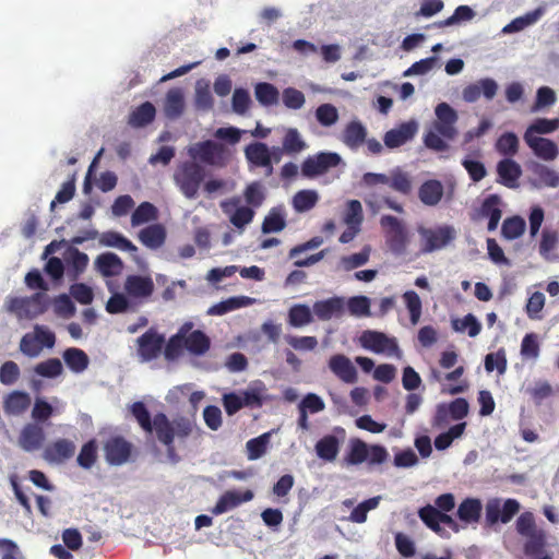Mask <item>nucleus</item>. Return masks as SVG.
<instances>
[{"mask_svg": "<svg viewBox=\"0 0 559 559\" xmlns=\"http://www.w3.org/2000/svg\"><path fill=\"white\" fill-rule=\"evenodd\" d=\"M435 114L436 120L432 129L425 134L424 144L432 151L444 152L449 150V144L443 139L454 140L457 135L459 116L448 103L438 104Z\"/></svg>", "mask_w": 559, "mask_h": 559, "instance_id": "1", "label": "nucleus"}, {"mask_svg": "<svg viewBox=\"0 0 559 559\" xmlns=\"http://www.w3.org/2000/svg\"><path fill=\"white\" fill-rule=\"evenodd\" d=\"M206 170L198 162L185 160L177 165L173 174V180L181 192L189 200L197 199L205 178Z\"/></svg>", "mask_w": 559, "mask_h": 559, "instance_id": "2", "label": "nucleus"}, {"mask_svg": "<svg viewBox=\"0 0 559 559\" xmlns=\"http://www.w3.org/2000/svg\"><path fill=\"white\" fill-rule=\"evenodd\" d=\"M152 426L157 440L164 445L174 443L176 436L187 438L192 432V423L188 418L180 417L170 421L164 413L155 414Z\"/></svg>", "mask_w": 559, "mask_h": 559, "instance_id": "3", "label": "nucleus"}, {"mask_svg": "<svg viewBox=\"0 0 559 559\" xmlns=\"http://www.w3.org/2000/svg\"><path fill=\"white\" fill-rule=\"evenodd\" d=\"M48 308V297L45 293H35L29 297H10L7 309L14 313L19 320L34 319L43 314Z\"/></svg>", "mask_w": 559, "mask_h": 559, "instance_id": "4", "label": "nucleus"}, {"mask_svg": "<svg viewBox=\"0 0 559 559\" xmlns=\"http://www.w3.org/2000/svg\"><path fill=\"white\" fill-rule=\"evenodd\" d=\"M187 153L192 162H200L209 166L224 165L225 147L223 144L212 140H205L190 145Z\"/></svg>", "mask_w": 559, "mask_h": 559, "instance_id": "5", "label": "nucleus"}, {"mask_svg": "<svg viewBox=\"0 0 559 559\" xmlns=\"http://www.w3.org/2000/svg\"><path fill=\"white\" fill-rule=\"evenodd\" d=\"M360 345L376 354H385L389 356L402 357V350L399 347L395 337H389L385 333L366 330L359 337Z\"/></svg>", "mask_w": 559, "mask_h": 559, "instance_id": "6", "label": "nucleus"}, {"mask_svg": "<svg viewBox=\"0 0 559 559\" xmlns=\"http://www.w3.org/2000/svg\"><path fill=\"white\" fill-rule=\"evenodd\" d=\"M520 502L515 499L502 501L499 498H491L485 507L486 523L492 526L497 523H509L520 511Z\"/></svg>", "mask_w": 559, "mask_h": 559, "instance_id": "7", "label": "nucleus"}, {"mask_svg": "<svg viewBox=\"0 0 559 559\" xmlns=\"http://www.w3.org/2000/svg\"><path fill=\"white\" fill-rule=\"evenodd\" d=\"M342 158L334 152H320L308 156L301 164V174L307 178H314L326 174L330 169L337 167Z\"/></svg>", "mask_w": 559, "mask_h": 559, "instance_id": "8", "label": "nucleus"}, {"mask_svg": "<svg viewBox=\"0 0 559 559\" xmlns=\"http://www.w3.org/2000/svg\"><path fill=\"white\" fill-rule=\"evenodd\" d=\"M380 224L385 229L386 243L390 250L395 254L404 253L407 245V234L401 221L392 215H383Z\"/></svg>", "mask_w": 559, "mask_h": 559, "instance_id": "9", "label": "nucleus"}, {"mask_svg": "<svg viewBox=\"0 0 559 559\" xmlns=\"http://www.w3.org/2000/svg\"><path fill=\"white\" fill-rule=\"evenodd\" d=\"M165 345V336L150 328L136 340V352L141 361H152L159 357Z\"/></svg>", "mask_w": 559, "mask_h": 559, "instance_id": "10", "label": "nucleus"}, {"mask_svg": "<svg viewBox=\"0 0 559 559\" xmlns=\"http://www.w3.org/2000/svg\"><path fill=\"white\" fill-rule=\"evenodd\" d=\"M103 450L109 465L120 466L130 460L133 445L121 436H111L104 442Z\"/></svg>", "mask_w": 559, "mask_h": 559, "instance_id": "11", "label": "nucleus"}, {"mask_svg": "<svg viewBox=\"0 0 559 559\" xmlns=\"http://www.w3.org/2000/svg\"><path fill=\"white\" fill-rule=\"evenodd\" d=\"M420 234L425 240L421 249L424 253H430L445 247L455 237L454 228L448 225L437 229H423Z\"/></svg>", "mask_w": 559, "mask_h": 559, "instance_id": "12", "label": "nucleus"}, {"mask_svg": "<svg viewBox=\"0 0 559 559\" xmlns=\"http://www.w3.org/2000/svg\"><path fill=\"white\" fill-rule=\"evenodd\" d=\"M415 120L406 121L385 132L383 141L386 147L396 148L411 141L417 133Z\"/></svg>", "mask_w": 559, "mask_h": 559, "instance_id": "13", "label": "nucleus"}, {"mask_svg": "<svg viewBox=\"0 0 559 559\" xmlns=\"http://www.w3.org/2000/svg\"><path fill=\"white\" fill-rule=\"evenodd\" d=\"M245 155L247 160L255 166L265 168V175L273 174L272 155L269 146L263 142H253L246 146Z\"/></svg>", "mask_w": 559, "mask_h": 559, "instance_id": "14", "label": "nucleus"}, {"mask_svg": "<svg viewBox=\"0 0 559 559\" xmlns=\"http://www.w3.org/2000/svg\"><path fill=\"white\" fill-rule=\"evenodd\" d=\"M498 91V84L493 79H480L476 83L464 87L462 92L463 99L467 103H474L483 95L486 99H492Z\"/></svg>", "mask_w": 559, "mask_h": 559, "instance_id": "15", "label": "nucleus"}, {"mask_svg": "<svg viewBox=\"0 0 559 559\" xmlns=\"http://www.w3.org/2000/svg\"><path fill=\"white\" fill-rule=\"evenodd\" d=\"M44 441H45L44 428L35 423L26 424L22 428L20 436H19L20 447L27 452H33V451L39 450L43 447Z\"/></svg>", "mask_w": 559, "mask_h": 559, "instance_id": "16", "label": "nucleus"}, {"mask_svg": "<svg viewBox=\"0 0 559 559\" xmlns=\"http://www.w3.org/2000/svg\"><path fill=\"white\" fill-rule=\"evenodd\" d=\"M253 497V492L249 489L243 492L228 490L218 498L216 504L212 509V513L215 515L223 514L243 502L251 501Z\"/></svg>", "mask_w": 559, "mask_h": 559, "instance_id": "17", "label": "nucleus"}, {"mask_svg": "<svg viewBox=\"0 0 559 559\" xmlns=\"http://www.w3.org/2000/svg\"><path fill=\"white\" fill-rule=\"evenodd\" d=\"M330 370L343 382L355 383L357 381V370L350 359L343 354L333 355L329 359Z\"/></svg>", "mask_w": 559, "mask_h": 559, "instance_id": "18", "label": "nucleus"}, {"mask_svg": "<svg viewBox=\"0 0 559 559\" xmlns=\"http://www.w3.org/2000/svg\"><path fill=\"white\" fill-rule=\"evenodd\" d=\"M75 444L69 439H58L50 443L44 451V457L48 462L63 463L75 453Z\"/></svg>", "mask_w": 559, "mask_h": 559, "instance_id": "19", "label": "nucleus"}, {"mask_svg": "<svg viewBox=\"0 0 559 559\" xmlns=\"http://www.w3.org/2000/svg\"><path fill=\"white\" fill-rule=\"evenodd\" d=\"M126 293L133 298H147L154 292V283L150 276L129 275L124 282Z\"/></svg>", "mask_w": 559, "mask_h": 559, "instance_id": "20", "label": "nucleus"}, {"mask_svg": "<svg viewBox=\"0 0 559 559\" xmlns=\"http://www.w3.org/2000/svg\"><path fill=\"white\" fill-rule=\"evenodd\" d=\"M499 182L514 189L519 187V179L522 176L521 166L511 158H503L497 164Z\"/></svg>", "mask_w": 559, "mask_h": 559, "instance_id": "21", "label": "nucleus"}, {"mask_svg": "<svg viewBox=\"0 0 559 559\" xmlns=\"http://www.w3.org/2000/svg\"><path fill=\"white\" fill-rule=\"evenodd\" d=\"M524 141L534 154L544 160H554L558 156L556 143L549 139L524 134Z\"/></svg>", "mask_w": 559, "mask_h": 559, "instance_id": "22", "label": "nucleus"}, {"mask_svg": "<svg viewBox=\"0 0 559 559\" xmlns=\"http://www.w3.org/2000/svg\"><path fill=\"white\" fill-rule=\"evenodd\" d=\"M66 264L68 276L75 281L86 270L90 259L88 255L78 248L71 247L66 253Z\"/></svg>", "mask_w": 559, "mask_h": 559, "instance_id": "23", "label": "nucleus"}, {"mask_svg": "<svg viewBox=\"0 0 559 559\" xmlns=\"http://www.w3.org/2000/svg\"><path fill=\"white\" fill-rule=\"evenodd\" d=\"M32 404L28 393L24 391H13L9 393L3 401V408L7 415L19 416L25 413Z\"/></svg>", "mask_w": 559, "mask_h": 559, "instance_id": "24", "label": "nucleus"}, {"mask_svg": "<svg viewBox=\"0 0 559 559\" xmlns=\"http://www.w3.org/2000/svg\"><path fill=\"white\" fill-rule=\"evenodd\" d=\"M367 138L366 127L358 120L348 122L342 133V142L350 150H357Z\"/></svg>", "mask_w": 559, "mask_h": 559, "instance_id": "25", "label": "nucleus"}, {"mask_svg": "<svg viewBox=\"0 0 559 559\" xmlns=\"http://www.w3.org/2000/svg\"><path fill=\"white\" fill-rule=\"evenodd\" d=\"M344 310V301L340 297L319 300L313 304V312L318 319L326 321L340 317Z\"/></svg>", "mask_w": 559, "mask_h": 559, "instance_id": "26", "label": "nucleus"}, {"mask_svg": "<svg viewBox=\"0 0 559 559\" xmlns=\"http://www.w3.org/2000/svg\"><path fill=\"white\" fill-rule=\"evenodd\" d=\"M185 110V96L179 87L170 88L165 97L164 114L168 119L179 118Z\"/></svg>", "mask_w": 559, "mask_h": 559, "instance_id": "27", "label": "nucleus"}, {"mask_svg": "<svg viewBox=\"0 0 559 559\" xmlns=\"http://www.w3.org/2000/svg\"><path fill=\"white\" fill-rule=\"evenodd\" d=\"M531 171L536 177V179L533 182L535 187H559V174L554 169L549 168L548 166L540 163H534L531 166Z\"/></svg>", "mask_w": 559, "mask_h": 559, "instance_id": "28", "label": "nucleus"}, {"mask_svg": "<svg viewBox=\"0 0 559 559\" xmlns=\"http://www.w3.org/2000/svg\"><path fill=\"white\" fill-rule=\"evenodd\" d=\"M500 197L498 194H490L487 197L480 207V214L488 217V230L493 231L497 229L498 224L502 216V211L499 207Z\"/></svg>", "mask_w": 559, "mask_h": 559, "instance_id": "29", "label": "nucleus"}, {"mask_svg": "<svg viewBox=\"0 0 559 559\" xmlns=\"http://www.w3.org/2000/svg\"><path fill=\"white\" fill-rule=\"evenodd\" d=\"M418 197L425 205L435 206L443 197V186L437 179L427 180L419 187Z\"/></svg>", "mask_w": 559, "mask_h": 559, "instance_id": "30", "label": "nucleus"}, {"mask_svg": "<svg viewBox=\"0 0 559 559\" xmlns=\"http://www.w3.org/2000/svg\"><path fill=\"white\" fill-rule=\"evenodd\" d=\"M253 299L248 296L229 297L218 304L213 305L206 311L209 316H223L230 311L252 305Z\"/></svg>", "mask_w": 559, "mask_h": 559, "instance_id": "31", "label": "nucleus"}, {"mask_svg": "<svg viewBox=\"0 0 559 559\" xmlns=\"http://www.w3.org/2000/svg\"><path fill=\"white\" fill-rule=\"evenodd\" d=\"M95 266L103 276L109 277L118 275L121 272L123 264L117 254L112 252H105L96 258Z\"/></svg>", "mask_w": 559, "mask_h": 559, "instance_id": "32", "label": "nucleus"}, {"mask_svg": "<svg viewBox=\"0 0 559 559\" xmlns=\"http://www.w3.org/2000/svg\"><path fill=\"white\" fill-rule=\"evenodd\" d=\"M483 506L479 499L477 498H466L464 499L457 508V518L469 524L477 523L481 515Z\"/></svg>", "mask_w": 559, "mask_h": 559, "instance_id": "33", "label": "nucleus"}, {"mask_svg": "<svg viewBox=\"0 0 559 559\" xmlns=\"http://www.w3.org/2000/svg\"><path fill=\"white\" fill-rule=\"evenodd\" d=\"M139 239L145 247L157 249L165 242V228L159 224L150 225L140 231Z\"/></svg>", "mask_w": 559, "mask_h": 559, "instance_id": "34", "label": "nucleus"}, {"mask_svg": "<svg viewBox=\"0 0 559 559\" xmlns=\"http://www.w3.org/2000/svg\"><path fill=\"white\" fill-rule=\"evenodd\" d=\"M185 341V348L192 355L202 356L211 347L210 337L201 330L192 331Z\"/></svg>", "mask_w": 559, "mask_h": 559, "instance_id": "35", "label": "nucleus"}, {"mask_svg": "<svg viewBox=\"0 0 559 559\" xmlns=\"http://www.w3.org/2000/svg\"><path fill=\"white\" fill-rule=\"evenodd\" d=\"M316 453L317 455L326 462H333L340 451V441L338 439L333 435H328L321 438L316 443Z\"/></svg>", "mask_w": 559, "mask_h": 559, "instance_id": "36", "label": "nucleus"}, {"mask_svg": "<svg viewBox=\"0 0 559 559\" xmlns=\"http://www.w3.org/2000/svg\"><path fill=\"white\" fill-rule=\"evenodd\" d=\"M62 357L68 368L75 373L83 372L90 364L86 353L76 347L67 348Z\"/></svg>", "mask_w": 559, "mask_h": 559, "instance_id": "37", "label": "nucleus"}, {"mask_svg": "<svg viewBox=\"0 0 559 559\" xmlns=\"http://www.w3.org/2000/svg\"><path fill=\"white\" fill-rule=\"evenodd\" d=\"M318 201L319 193L316 190L304 189L294 194L292 205L297 213H305L312 210Z\"/></svg>", "mask_w": 559, "mask_h": 559, "instance_id": "38", "label": "nucleus"}, {"mask_svg": "<svg viewBox=\"0 0 559 559\" xmlns=\"http://www.w3.org/2000/svg\"><path fill=\"white\" fill-rule=\"evenodd\" d=\"M313 316L309 306L305 304L293 305L288 310L287 322L293 328H301L310 324Z\"/></svg>", "mask_w": 559, "mask_h": 559, "instance_id": "39", "label": "nucleus"}, {"mask_svg": "<svg viewBox=\"0 0 559 559\" xmlns=\"http://www.w3.org/2000/svg\"><path fill=\"white\" fill-rule=\"evenodd\" d=\"M286 227L283 206L272 207L262 223V233L271 234L282 231Z\"/></svg>", "mask_w": 559, "mask_h": 559, "instance_id": "40", "label": "nucleus"}, {"mask_svg": "<svg viewBox=\"0 0 559 559\" xmlns=\"http://www.w3.org/2000/svg\"><path fill=\"white\" fill-rule=\"evenodd\" d=\"M525 543L523 545L524 554L528 557H536L544 552L547 545L546 532L542 528L533 532L525 536Z\"/></svg>", "mask_w": 559, "mask_h": 559, "instance_id": "41", "label": "nucleus"}, {"mask_svg": "<svg viewBox=\"0 0 559 559\" xmlns=\"http://www.w3.org/2000/svg\"><path fill=\"white\" fill-rule=\"evenodd\" d=\"M368 445L360 439H353L344 461L347 465H359L368 459Z\"/></svg>", "mask_w": 559, "mask_h": 559, "instance_id": "42", "label": "nucleus"}, {"mask_svg": "<svg viewBox=\"0 0 559 559\" xmlns=\"http://www.w3.org/2000/svg\"><path fill=\"white\" fill-rule=\"evenodd\" d=\"M155 114L154 105L150 102H145L132 111L129 122L134 127H144L154 120Z\"/></svg>", "mask_w": 559, "mask_h": 559, "instance_id": "43", "label": "nucleus"}, {"mask_svg": "<svg viewBox=\"0 0 559 559\" xmlns=\"http://www.w3.org/2000/svg\"><path fill=\"white\" fill-rule=\"evenodd\" d=\"M99 242L106 247L118 248L123 251H136V247L124 236L117 231H105L100 235Z\"/></svg>", "mask_w": 559, "mask_h": 559, "instance_id": "44", "label": "nucleus"}, {"mask_svg": "<svg viewBox=\"0 0 559 559\" xmlns=\"http://www.w3.org/2000/svg\"><path fill=\"white\" fill-rule=\"evenodd\" d=\"M257 100L263 106H272L278 102V90L271 83L261 82L254 86Z\"/></svg>", "mask_w": 559, "mask_h": 559, "instance_id": "45", "label": "nucleus"}, {"mask_svg": "<svg viewBox=\"0 0 559 559\" xmlns=\"http://www.w3.org/2000/svg\"><path fill=\"white\" fill-rule=\"evenodd\" d=\"M158 211L156 206L150 202H142L132 213V226H139L147 222L156 221Z\"/></svg>", "mask_w": 559, "mask_h": 559, "instance_id": "46", "label": "nucleus"}, {"mask_svg": "<svg viewBox=\"0 0 559 559\" xmlns=\"http://www.w3.org/2000/svg\"><path fill=\"white\" fill-rule=\"evenodd\" d=\"M466 428V423L456 424L445 432L440 433L435 439V447L439 451L448 449L454 439L460 438Z\"/></svg>", "mask_w": 559, "mask_h": 559, "instance_id": "47", "label": "nucleus"}, {"mask_svg": "<svg viewBox=\"0 0 559 559\" xmlns=\"http://www.w3.org/2000/svg\"><path fill=\"white\" fill-rule=\"evenodd\" d=\"M452 328L456 332L467 330L468 336L476 337L480 333L481 324L474 314L468 313L463 319H453Z\"/></svg>", "mask_w": 559, "mask_h": 559, "instance_id": "48", "label": "nucleus"}, {"mask_svg": "<svg viewBox=\"0 0 559 559\" xmlns=\"http://www.w3.org/2000/svg\"><path fill=\"white\" fill-rule=\"evenodd\" d=\"M195 107L201 110H210L213 108L214 99L209 83L198 81L195 86Z\"/></svg>", "mask_w": 559, "mask_h": 559, "instance_id": "49", "label": "nucleus"}, {"mask_svg": "<svg viewBox=\"0 0 559 559\" xmlns=\"http://www.w3.org/2000/svg\"><path fill=\"white\" fill-rule=\"evenodd\" d=\"M543 10L536 9L532 12L526 13L523 16L516 17L511 23H509L504 28V33H513V32H520L524 29L525 27L536 23L538 19L542 16Z\"/></svg>", "mask_w": 559, "mask_h": 559, "instance_id": "50", "label": "nucleus"}, {"mask_svg": "<svg viewBox=\"0 0 559 559\" xmlns=\"http://www.w3.org/2000/svg\"><path fill=\"white\" fill-rule=\"evenodd\" d=\"M96 461L97 443L95 439H92L83 444L78 455L76 462L81 467L90 469L96 463Z\"/></svg>", "mask_w": 559, "mask_h": 559, "instance_id": "51", "label": "nucleus"}, {"mask_svg": "<svg viewBox=\"0 0 559 559\" xmlns=\"http://www.w3.org/2000/svg\"><path fill=\"white\" fill-rule=\"evenodd\" d=\"M524 230L525 221L520 216H513L504 219L501 227L502 236L509 240L519 238Z\"/></svg>", "mask_w": 559, "mask_h": 559, "instance_id": "52", "label": "nucleus"}, {"mask_svg": "<svg viewBox=\"0 0 559 559\" xmlns=\"http://www.w3.org/2000/svg\"><path fill=\"white\" fill-rule=\"evenodd\" d=\"M131 414L145 432H153V419L151 418V414L143 402H134L131 405Z\"/></svg>", "mask_w": 559, "mask_h": 559, "instance_id": "53", "label": "nucleus"}, {"mask_svg": "<svg viewBox=\"0 0 559 559\" xmlns=\"http://www.w3.org/2000/svg\"><path fill=\"white\" fill-rule=\"evenodd\" d=\"M306 142L300 138L297 129L290 128L283 139V151L287 154H296L306 148Z\"/></svg>", "mask_w": 559, "mask_h": 559, "instance_id": "54", "label": "nucleus"}, {"mask_svg": "<svg viewBox=\"0 0 559 559\" xmlns=\"http://www.w3.org/2000/svg\"><path fill=\"white\" fill-rule=\"evenodd\" d=\"M418 516L423 521V523L429 527L435 533H441L442 528L439 526V518L441 516V511L437 508L427 504L419 509Z\"/></svg>", "mask_w": 559, "mask_h": 559, "instance_id": "55", "label": "nucleus"}, {"mask_svg": "<svg viewBox=\"0 0 559 559\" xmlns=\"http://www.w3.org/2000/svg\"><path fill=\"white\" fill-rule=\"evenodd\" d=\"M380 497H372L360 502L349 514V521L354 523H364L367 520L369 511L376 509L379 506Z\"/></svg>", "mask_w": 559, "mask_h": 559, "instance_id": "56", "label": "nucleus"}, {"mask_svg": "<svg viewBox=\"0 0 559 559\" xmlns=\"http://www.w3.org/2000/svg\"><path fill=\"white\" fill-rule=\"evenodd\" d=\"M559 128V119H536L525 131L524 134L536 136L535 134H548L556 131Z\"/></svg>", "mask_w": 559, "mask_h": 559, "instance_id": "57", "label": "nucleus"}, {"mask_svg": "<svg viewBox=\"0 0 559 559\" xmlns=\"http://www.w3.org/2000/svg\"><path fill=\"white\" fill-rule=\"evenodd\" d=\"M496 148L501 155L513 156L519 150V139L513 132H506L497 140Z\"/></svg>", "mask_w": 559, "mask_h": 559, "instance_id": "58", "label": "nucleus"}, {"mask_svg": "<svg viewBox=\"0 0 559 559\" xmlns=\"http://www.w3.org/2000/svg\"><path fill=\"white\" fill-rule=\"evenodd\" d=\"M403 299L409 312L411 322L417 324L421 316V300L414 290H407L403 294Z\"/></svg>", "mask_w": 559, "mask_h": 559, "instance_id": "59", "label": "nucleus"}, {"mask_svg": "<svg viewBox=\"0 0 559 559\" xmlns=\"http://www.w3.org/2000/svg\"><path fill=\"white\" fill-rule=\"evenodd\" d=\"M34 370L38 376L45 378H56L62 373L63 367L58 358H49L37 364Z\"/></svg>", "mask_w": 559, "mask_h": 559, "instance_id": "60", "label": "nucleus"}, {"mask_svg": "<svg viewBox=\"0 0 559 559\" xmlns=\"http://www.w3.org/2000/svg\"><path fill=\"white\" fill-rule=\"evenodd\" d=\"M507 356L504 349H499L497 353L487 354L485 357V369L488 372L497 369L499 374H503L507 370Z\"/></svg>", "mask_w": 559, "mask_h": 559, "instance_id": "61", "label": "nucleus"}, {"mask_svg": "<svg viewBox=\"0 0 559 559\" xmlns=\"http://www.w3.org/2000/svg\"><path fill=\"white\" fill-rule=\"evenodd\" d=\"M270 433H263L257 438L250 439L246 447L249 460L260 459L266 451Z\"/></svg>", "mask_w": 559, "mask_h": 559, "instance_id": "62", "label": "nucleus"}, {"mask_svg": "<svg viewBox=\"0 0 559 559\" xmlns=\"http://www.w3.org/2000/svg\"><path fill=\"white\" fill-rule=\"evenodd\" d=\"M316 118L323 127H331L338 120V112L332 104H322L316 110Z\"/></svg>", "mask_w": 559, "mask_h": 559, "instance_id": "63", "label": "nucleus"}, {"mask_svg": "<svg viewBox=\"0 0 559 559\" xmlns=\"http://www.w3.org/2000/svg\"><path fill=\"white\" fill-rule=\"evenodd\" d=\"M521 355L525 359H536L539 356V343L535 333H527L521 343Z\"/></svg>", "mask_w": 559, "mask_h": 559, "instance_id": "64", "label": "nucleus"}]
</instances>
